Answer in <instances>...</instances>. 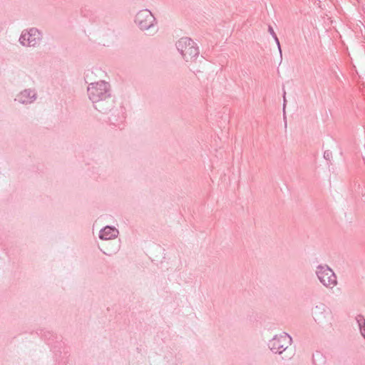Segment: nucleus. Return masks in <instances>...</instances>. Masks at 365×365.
<instances>
[{"mask_svg":"<svg viewBox=\"0 0 365 365\" xmlns=\"http://www.w3.org/2000/svg\"><path fill=\"white\" fill-rule=\"evenodd\" d=\"M96 91V88L93 86L88 88V91L90 93V95L92 96L96 95V93H95Z\"/></svg>","mask_w":365,"mask_h":365,"instance_id":"7","label":"nucleus"},{"mask_svg":"<svg viewBox=\"0 0 365 365\" xmlns=\"http://www.w3.org/2000/svg\"><path fill=\"white\" fill-rule=\"evenodd\" d=\"M118 233V231L110 227H106L101 232L100 237L103 240H110L115 237Z\"/></svg>","mask_w":365,"mask_h":365,"instance_id":"5","label":"nucleus"},{"mask_svg":"<svg viewBox=\"0 0 365 365\" xmlns=\"http://www.w3.org/2000/svg\"><path fill=\"white\" fill-rule=\"evenodd\" d=\"M30 36H31V34H30V33H29V32H28V33H25V34H24L22 35L21 38H22V41H22V42H23V43H24V41H25V40H27V41H29V42H28V44H29V45H30V44L31 43L32 41H31V40H30V38H29V37H30Z\"/></svg>","mask_w":365,"mask_h":365,"instance_id":"6","label":"nucleus"},{"mask_svg":"<svg viewBox=\"0 0 365 365\" xmlns=\"http://www.w3.org/2000/svg\"><path fill=\"white\" fill-rule=\"evenodd\" d=\"M178 48L187 60L192 59L197 56V48L195 43L188 38L181 39L178 43Z\"/></svg>","mask_w":365,"mask_h":365,"instance_id":"2","label":"nucleus"},{"mask_svg":"<svg viewBox=\"0 0 365 365\" xmlns=\"http://www.w3.org/2000/svg\"><path fill=\"white\" fill-rule=\"evenodd\" d=\"M318 277L326 287H332L336 284V278L334 272L327 266H319L317 271Z\"/></svg>","mask_w":365,"mask_h":365,"instance_id":"1","label":"nucleus"},{"mask_svg":"<svg viewBox=\"0 0 365 365\" xmlns=\"http://www.w3.org/2000/svg\"><path fill=\"white\" fill-rule=\"evenodd\" d=\"M290 340V337L287 334L276 337L272 341V349L279 350L280 349L284 348V346H287L289 343Z\"/></svg>","mask_w":365,"mask_h":365,"instance_id":"4","label":"nucleus"},{"mask_svg":"<svg viewBox=\"0 0 365 365\" xmlns=\"http://www.w3.org/2000/svg\"><path fill=\"white\" fill-rule=\"evenodd\" d=\"M136 21L142 29H147L153 22V16L148 11H142L138 14Z\"/></svg>","mask_w":365,"mask_h":365,"instance_id":"3","label":"nucleus"},{"mask_svg":"<svg viewBox=\"0 0 365 365\" xmlns=\"http://www.w3.org/2000/svg\"><path fill=\"white\" fill-rule=\"evenodd\" d=\"M100 86H101H101H105V85H103V84H100Z\"/></svg>","mask_w":365,"mask_h":365,"instance_id":"8","label":"nucleus"}]
</instances>
